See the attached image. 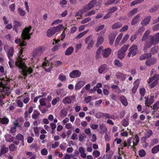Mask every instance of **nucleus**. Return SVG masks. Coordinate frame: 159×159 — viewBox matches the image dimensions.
I'll return each mask as SVG.
<instances>
[{
	"instance_id": "nucleus-60",
	"label": "nucleus",
	"mask_w": 159,
	"mask_h": 159,
	"mask_svg": "<svg viewBox=\"0 0 159 159\" xmlns=\"http://www.w3.org/2000/svg\"><path fill=\"white\" fill-rule=\"evenodd\" d=\"M59 100L60 98L59 97H57L54 99L52 101V104L53 105H56L57 102L59 101Z\"/></svg>"
},
{
	"instance_id": "nucleus-64",
	"label": "nucleus",
	"mask_w": 159,
	"mask_h": 159,
	"mask_svg": "<svg viewBox=\"0 0 159 159\" xmlns=\"http://www.w3.org/2000/svg\"><path fill=\"white\" fill-rule=\"evenodd\" d=\"M94 43V41L93 39L92 40H91V41L89 43L88 46L87 47V48L88 49H89L90 48H92Z\"/></svg>"
},
{
	"instance_id": "nucleus-8",
	"label": "nucleus",
	"mask_w": 159,
	"mask_h": 159,
	"mask_svg": "<svg viewBox=\"0 0 159 159\" xmlns=\"http://www.w3.org/2000/svg\"><path fill=\"white\" fill-rule=\"evenodd\" d=\"M145 98L146 99L145 101V104L148 107H150L154 101V96L153 95L150 96L149 99L148 97L146 96L145 97Z\"/></svg>"
},
{
	"instance_id": "nucleus-28",
	"label": "nucleus",
	"mask_w": 159,
	"mask_h": 159,
	"mask_svg": "<svg viewBox=\"0 0 159 159\" xmlns=\"http://www.w3.org/2000/svg\"><path fill=\"white\" fill-rule=\"evenodd\" d=\"M74 51L73 47L70 46L67 48L65 52L66 55H71Z\"/></svg>"
},
{
	"instance_id": "nucleus-52",
	"label": "nucleus",
	"mask_w": 159,
	"mask_h": 159,
	"mask_svg": "<svg viewBox=\"0 0 159 159\" xmlns=\"http://www.w3.org/2000/svg\"><path fill=\"white\" fill-rule=\"evenodd\" d=\"M90 10L89 8V7L87 6V5L86 6H83L82 9L81 10L83 13H84L85 12H86V11L89 10Z\"/></svg>"
},
{
	"instance_id": "nucleus-55",
	"label": "nucleus",
	"mask_w": 159,
	"mask_h": 159,
	"mask_svg": "<svg viewBox=\"0 0 159 159\" xmlns=\"http://www.w3.org/2000/svg\"><path fill=\"white\" fill-rule=\"evenodd\" d=\"M91 20V18L90 17H88L84 19L81 21V23L82 24H84L86 23L89 22Z\"/></svg>"
},
{
	"instance_id": "nucleus-17",
	"label": "nucleus",
	"mask_w": 159,
	"mask_h": 159,
	"mask_svg": "<svg viewBox=\"0 0 159 159\" xmlns=\"http://www.w3.org/2000/svg\"><path fill=\"white\" fill-rule=\"evenodd\" d=\"M155 76V80L152 83L150 84V86L151 88H154L158 84V81L159 80V73L157 75H154Z\"/></svg>"
},
{
	"instance_id": "nucleus-45",
	"label": "nucleus",
	"mask_w": 159,
	"mask_h": 159,
	"mask_svg": "<svg viewBox=\"0 0 159 159\" xmlns=\"http://www.w3.org/2000/svg\"><path fill=\"white\" fill-rule=\"evenodd\" d=\"M159 108V101L157 102L153 106V109L155 111H157Z\"/></svg>"
},
{
	"instance_id": "nucleus-19",
	"label": "nucleus",
	"mask_w": 159,
	"mask_h": 159,
	"mask_svg": "<svg viewBox=\"0 0 159 159\" xmlns=\"http://www.w3.org/2000/svg\"><path fill=\"white\" fill-rule=\"evenodd\" d=\"M79 151L80 153L81 154V156L83 158H85L86 157V154L85 153V148L82 147H80L79 148Z\"/></svg>"
},
{
	"instance_id": "nucleus-4",
	"label": "nucleus",
	"mask_w": 159,
	"mask_h": 159,
	"mask_svg": "<svg viewBox=\"0 0 159 159\" xmlns=\"http://www.w3.org/2000/svg\"><path fill=\"white\" fill-rule=\"evenodd\" d=\"M138 49L137 46L135 45H134L129 48V52H128L127 56L130 57L131 55L132 57L135 56L137 54L136 51Z\"/></svg>"
},
{
	"instance_id": "nucleus-16",
	"label": "nucleus",
	"mask_w": 159,
	"mask_h": 159,
	"mask_svg": "<svg viewBox=\"0 0 159 159\" xmlns=\"http://www.w3.org/2000/svg\"><path fill=\"white\" fill-rule=\"evenodd\" d=\"M140 16V14L139 13L136 15L134 18H133L131 22V24L132 25H134L137 24L139 20Z\"/></svg>"
},
{
	"instance_id": "nucleus-50",
	"label": "nucleus",
	"mask_w": 159,
	"mask_h": 159,
	"mask_svg": "<svg viewBox=\"0 0 159 159\" xmlns=\"http://www.w3.org/2000/svg\"><path fill=\"white\" fill-rule=\"evenodd\" d=\"M152 134V131L151 130L148 131L145 134V136L147 138H149Z\"/></svg>"
},
{
	"instance_id": "nucleus-26",
	"label": "nucleus",
	"mask_w": 159,
	"mask_h": 159,
	"mask_svg": "<svg viewBox=\"0 0 159 159\" xmlns=\"http://www.w3.org/2000/svg\"><path fill=\"white\" fill-rule=\"evenodd\" d=\"M115 37L116 35L114 34H111L109 35V43L111 45L113 44Z\"/></svg>"
},
{
	"instance_id": "nucleus-57",
	"label": "nucleus",
	"mask_w": 159,
	"mask_h": 159,
	"mask_svg": "<svg viewBox=\"0 0 159 159\" xmlns=\"http://www.w3.org/2000/svg\"><path fill=\"white\" fill-rule=\"evenodd\" d=\"M114 62L115 65L117 66V67H120L122 66V65L121 64V63L120 62V61L118 60H116L114 61Z\"/></svg>"
},
{
	"instance_id": "nucleus-43",
	"label": "nucleus",
	"mask_w": 159,
	"mask_h": 159,
	"mask_svg": "<svg viewBox=\"0 0 159 159\" xmlns=\"http://www.w3.org/2000/svg\"><path fill=\"white\" fill-rule=\"evenodd\" d=\"M67 114V111L66 108H64L61 111V117H64L66 116Z\"/></svg>"
},
{
	"instance_id": "nucleus-15",
	"label": "nucleus",
	"mask_w": 159,
	"mask_h": 159,
	"mask_svg": "<svg viewBox=\"0 0 159 159\" xmlns=\"http://www.w3.org/2000/svg\"><path fill=\"white\" fill-rule=\"evenodd\" d=\"M152 57V54L151 53H144L141 55L139 57V59L141 61L147 59Z\"/></svg>"
},
{
	"instance_id": "nucleus-41",
	"label": "nucleus",
	"mask_w": 159,
	"mask_h": 159,
	"mask_svg": "<svg viewBox=\"0 0 159 159\" xmlns=\"http://www.w3.org/2000/svg\"><path fill=\"white\" fill-rule=\"evenodd\" d=\"M149 42L147 43L144 45V50L145 51V50H147V49L148 48H149L152 46V44H154V43H152L151 41V39H150Z\"/></svg>"
},
{
	"instance_id": "nucleus-22",
	"label": "nucleus",
	"mask_w": 159,
	"mask_h": 159,
	"mask_svg": "<svg viewBox=\"0 0 159 159\" xmlns=\"http://www.w3.org/2000/svg\"><path fill=\"white\" fill-rule=\"evenodd\" d=\"M120 101L124 106H126L128 105L127 99L125 96H121L120 97Z\"/></svg>"
},
{
	"instance_id": "nucleus-12",
	"label": "nucleus",
	"mask_w": 159,
	"mask_h": 159,
	"mask_svg": "<svg viewBox=\"0 0 159 159\" xmlns=\"http://www.w3.org/2000/svg\"><path fill=\"white\" fill-rule=\"evenodd\" d=\"M14 25L13 26V30L15 31L17 34L18 33V29L21 26V24L20 22L15 20L13 21Z\"/></svg>"
},
{
	"instance_id": "nucleus-13",
	"label": "nucleus",
	"mask_w": 159,
	"mask_h": 159,
	"mask_svg": "<svg viewBox=\"0 0 159 159\" xmlns=\"http://www.w3.org/2000/svg\"><path fill=\"white\" fill-rule=\"evenodd\" d=\"M139 79L136 80L134 82V86L132 89V92L134 94L135 93L139 86Z\"/></svg>"
},
{
	"instance_id": "nucleus-62",
	"label": "nucleus",
	"mask_w": 159,
	"mask_h": 159,
	"mask_svg": "<svg viewBox=\"0 0 159 159\" xmlns=\"http://www.w3.org/2000/svg\"><path fill=\"white\" fill-rule=\"evenodd\" d=\"M134 138L135 139V142L134 143V144L136 146L138 145V144L139 143V137L137 134H136L135 135Z\"/></svg>"
},
{
	"instance_id": "nucleus-47",
	"label": "nucleus",
	"mask_w": 159,
	"mask_h": 159,
	"mask_svg": "<svg viewBox=\"0 0 159 159\" xmlns=\"http://www.w3.org/2000/svg\"><path fill=\"white\" fill-rule=\"evenodd\" d=\"M9 149L10 151H14L16 150L17 147L15 146L14 144H11L9 147Z\"/></svg>"
},
{
	"instance_id": "nucleus-40",
	"label": "nucleus",
	"mask_w": 159,
	"mask_h": 159,
	"mask_svg": "<svg viewBox=\"0 0 159 159\" xmlns=\"http://www.w3.org/2000/svg\"><path fill=\"white\" fill-rule=\"evenodd\" d=\"M16 139L22 141L23 142L24 141V136L20 133H19L16 136Z\"/></svg>"
},
{
	"instance_id": "nucleus-56",
	"label": "nucleus",
	"mask_w": 159,
	"mask_h": 159,
	"mask_svg": "<svg viewBox=\"0 0 159 159\" xmlns=\"http://www.w3.org/2000/svg\"><path fill=\"white\" fill-rule=\"evenodd\" d=\"M111 99L115 102H117L118 100V96L114 94H112L111 95Z\"/></svg>"
},
{
	"instance_id": "nucleus-58",
	"label": "nucleus",
	"mask_w": 159,
	"mask_h": 159,
	"mask_svg": "<svg viewBox=\"0 0 159 159\" xmlns=\"http://www.w3.org/2000/svg\"><path fill=\"white\" fill-rule=\"evenodd\" d=\"M38 108L41 113H45L47 111L46 108H44L43 107L40 106H39Z\"/></svg>"
},
{
	"instance_id": "nucleus-23",
	"label": "nucleus",
	"mask_w": 159,
	"mask_h": 159,
	"mask_svg": "<svg viewBox=\"0 0 159 159\" xmlns=\"http://www.w3.org/2000/svg\"><path fill=\"white\" fill-rule=\"evenodd\" d=\"M150 20V16H147L146 17V18H145L142 21L141 23V25L143 26L146 25L149 23Z\"/></svg>"
},
{
	"instance_id": "nucleus-38",
	"label": "nucleus",
	"mask_w": 159,
	"mask_h": 159,
	"mask_svg": "<svg viewBox=\"0 0 159 159\" xmlns=\"http://www.w3.org/2000/svg\"><path fill=\"white\" fill-rule=\"evenodd\" d=\"M17 11L19 15L20 16H24L25 15V11L21 8H18Z\"/></svg>"
},
{
	"instance_id": "nucleus-30",
	"label": "nucleus",
	"mask_w": 159,
	"mask_h": 159,
	"mask_svg": "<svg viewBox=\"0 0 159 159\" xmlns=\"http://www.w3.org/2000/svg\"><path fill=\"white\" fill-rule=\"evenodd\" d=\"M122 25V24L120 22H116L114 24L111 26L112 29L114 30L121 27Z\"/></svg>"
},
{
	"instance_id": "nucleus-3",
	"label": "nucleus",
	"mask_w": 159,
	"mask_h": 159,
	"mask_svg": "<svg viewBox=\"0 0 159 159\" xmlns=\"http://www.w3.org/2000/svg\"><path fill=\"white\" fill-rule=\"evenodd\" d=\"M129 44L125 45L118 52V57L120 59H122L124 57V53L127 51L129 47Z\"/></svg>"
},
{
	"instance_id": "nucleus-2",
	"label": "nucleus",
	"mask_w": 159,
	"mask_h": 159,
	"mask_svg": "<svg viewBox=\"0 0 159 159\" xmlns=\"http://www.w3.org/2000/svg\"><path fill=\"white\" fill-rule=\"evenodd\" d=\"M32 27L31 26H30L28 27L25 28L23 30L21 34V38L23 41L20 43V46L21 48L26 45L27 44L25 43V40H29L30 39L31 34H30L29 33Z\"/></svg>"
},
{
	"instance_id": "nucleus-21",
	"label": "nucleus",
	"mask_w": 159,
	"mask_h": 159,
	"mask_svg": "<svg viewBox=\"0 0 159 159\" xmlns=\"http://www.w3.org/2000/svg\"><path fill=\"white\" fill-rule=\"evenodd\" d=\"M14 53V48L13 47H11L9 49L7 52V55L9 59L10 60H12L11 57H12Z\"/></svg>"
},
{
	"instance_id": "nucleus-44",
	"label": "nucleus",
	"mask_w": 159,
	"mask_h": 159,
	"mask_svg": "<svg viewBox=\"0 0 159 159\" xmlns=\"http://www.w3.org/2000/svg\"><path fill=\"white\" fill-rule=\"evenodd\" d=\"M9 119L7 118L4 117L1 120V123L3 124H7L8 123Z\"/></svg>"
},
{
	"instance_id": "nucleus-59",
	"label": "nucleus",
	"mask_w": 159,
	"mask_h": 159,
	"mask_svg": "<svg viewBox=\"0 0 159 159\" xmlns=\"http://www.w3.org/2000/svg\"><path fill=\"white\" fill-rule=\"evenodd\" d=\"M41 153L42 155L43 156H45L48 154V151L46 148H43L41 150Z\"/></svg>"
},
{
	"instance_id": "nucleus-42",
	"label": "nucleus",
	"mask_w": 159,
	"mask_h": 159,
	"mask_svg": "<svg viewBox=\"0 0 159 159\" xmlns=\"http://www.w3.org/2000/svg\"><path fill=\"white\" fill-rule=\"evenodd\" d=\"M159 49L158 46H155L151 49V52L153 54L157 53Z\"/></svg>"
},
{
	"instance_id": "nucleus-7",
	"label": "nucleus",
	"mask_w": 159,
	"mask_h": 159,
	"mask_svg": "<svg viewBox=\"0 0 159 159\" xmlns=\"http://www.w3.org/2000/svg\"><path fill=\"white\" fill-rule=\"evenodd\" d=\"M81 74V72L79 70H75L70 72L69 76L71 78H74L79 77Z\"/></svg>"
},
{
	"instance_id": "nucleus-31",
	"label": "nucleus",
	"mask_w": 159,
	"mask_h": 159,
	"mask_svg": "<svg viewBox=\"0 0 159 159\" xmlns=\"http://www.w3.org/2000/svg\"><path fill=\"white\" fill-rule=\"evenodd\" d=\"M40 112L37 110H35L32 115V117L33 119H36L40 115Z\"/></svg>"
},
{
	"instance_id": "nucleus-37",
	"label": "nucleus",
	"mask_w": 159,
	"mask_h": 159,
	"mask_svg": "<svg viewBox=\"0 0 159 159\" xmlns=\"http://www.w3.org/2000/svg\"><path fill=\"white\" fill-rule=\"evenodd\" d=\"M123 36V34L122 33L120 34L117 37L116 41H115V45L116 46L118 45L121 39Z\"/></svg>"
},
{
	"instance_id": "nucleus-27",
	"label": "nucleus",
	"mask_w": 159,
	"mask_h": 159,
	"mask_svg": "<svg viewBox=\"0 0 159 159\" xmlns=\"http://www.w3.org/2000/svg\"><path fill=\"white\" fill-rule=\"evenodd\" d=\"M113 153V152L112 151H110L107 154L104 155L102 159H111Z\"/></svg>"
},
{
	"instance_id": "nucleus-46",
	"label": "nucleus",
	"mask_w": 159,
	"mask_h": 159,
	"mask_svg": "<svg viewBox=\"0 0 159 159\" xmlns=\"http://www.w3.org/2000/svg\"><path fill=\"white\" fill-rule=\"evenodd\" d=\"M117 9V7H112L108 10V12L111 14L112 13L116 11Z\"/></svg>"
},
{
	"instance_id": "nucleus-14",
	"label": "nucleus",
	"mask_w": 159,
	"mask_h": 159,
	"mask_svg": "<svg viewBox=\"0 0 159 159\" xmlns=\"http://www.w3.org/2000/svg\"><path fill=\"white\" fill-rule=\"evenodd\" d=\"M85 82L84 81H80L77 82L75 86V90H79L81 89L84 84Z\"/></svg>"
},
{
	"instance_id": "nucleus-34",
	"label": "nucleus",
	"mask_w": 159,
	"mask_h": 159,
	"mask_svg": "<svg viewBox=\"0 0 159 159\" xmlns=\"http://www.w3.org/2000/svg\"><path fill=\"white\" fill-rule=\"evenodd\" d=\"M63 25H62L59 24L56 27L53 26L52 28L53 29L54 31L56 33V32L60 31Z\"/></svg>"
},
{
	"instance_id": "nucleus-29",
	"label": "nucleus",
	"mask_w": 159,
	"mask_h": 159,
	"mask_svg": "<svg viewBox=\"0 0 159 159\" xmlns=\"http://www.w3.org/2000/svg\"><path fill=\"white\" fill-rule=\"evenodd\" d=\"M55 33V32L54 31L52 27L50 28L47 32V35L48 37H51Z\"/></svg>"
},
{
	"instance_id": "nucleus-9",
	"label": "nucleus",
	"mask_w": 159,
	"mask_h": 159,
	"mask_svg": "<svg viewBox=\"0 0 159 159\" xmlns=\"http://www.w3.org/2000/svg\"><path fill=\"white\" fill-rule=\"evenodd\" d=\"M10 89L0 84V93L8 95L10 93Z\"/></svg>"
},
{
	"instance_id": "nucleus-10",
	"label": "nucleus",
	"mask_w": 159,
	"mask_h": 159,
	"mask_svg": "<svg viewBox=\"0 0 159 159\" xmlns=\"http://www.w3.org/2000/svg\"><path fill=\"white\" fill-rule=\"evenodd\" d=\"M126 74L122 73L120 72L116 73V76L118 79H120L123 81L125 80L126 78Z\"/></svg>"
},
{
	"instance_id": "nucleus-6",
	"label": "nucleus",
	"mask_w": 159,
	"mask_h": 159,
	"mask_svg": "<svg viewBox=\"0 0 159 159\" xmlns=\"http://www.w3.org/2000/svg\"><path fill=\"white\" fill-rule=\"evenodd\" d=\"M44 48L43 47H39L37 48L33 52V56L35 57L41 55L44 51Z\"/></svg>"
},
{
	"instance_id": "nucleus-35",
	"label": "nucleus",
	"mask_w": 159,
	"mask_h": 159,
	"mask_svg": "<svg viewBox=\"0 0 159 159\" xmlns=\"http://www.w3.org/2000/svg\"><path fill=\"white\" fill-rule=\"evenodd\" d=\"M96 3V1L95 0H92L87 4V6L89 9H91L94 7Z\"/></svg>"
},
{
	"instance_id": "nucleus-49",
	"label": "nucleus",
	"mask_w": 159,
	"mask_h": 159,
	"mask_svg": "<svg viewBox=\"0 0 159 159\" xmlns=\"http://www.w3.org/2000/svg\"><path fill=\"white\" fill-rule=\"evenodd\" d=\"M95 12L94 10H92L90 11L87 12L85 14V16H90L92 15H93L95 14Z\"/></svg>"
},
{
	"instance_id": "nucleus-33",
	"label": "nucleus",
	"mask_w": 159,
	"mask_h": 159,
	"mask_svg": "<svg viewBox=\"0 0 159 159\" xmlns=\"http://www.w3.org/2000/svg\"><path fill=\"white\" fill-rule=\"evenodd\" d=\"M159 151V144L154 147L151 150V152L153 154L157 153Z\"/></svg>"
},
{
	"instance_id": "nucleus-18",
	"label": "nucleus",
	"mask_w": 159,
	"mask_h": 159,
	"mask_svg": "<svg viewBox=\"0 0 159 159\" xmlns=\"http://www.w3.org/2000/svg\"><path fill=\"white\" fill-rule=\"evenodd\" d=\"M111 50L110 48H108L102 51V55L105 57H107L110 54Z\"/></svg>"
},
{
	"instance_id": "nucleus-11",
	"label": "nucleus",
	"mask_w": 159,
	"mask_h": 159,
	"mask_svg": "<svg viewBox=\"0 0 159 159\" xmlns=\"http://www.w3.org/2000/svg\"><path fill=\"white\" fill-rule=\"evenodd\" d=\"M156 61V59L154 58H148L145 61V64L146 66H151L154 64Z\"/></svg>"
},
{
	"instance_id": "nucleus-48",
	"label": "nucleus",
	"mask_w": 159,
	"mask_h": 159,
	"mask_svg": "<svg viewBox=\"0 0 159 159\" xmlns=\"http://www.w3.org/2000/svg\"><path fill=\"white\" fill-rule=\"evenodd\" d=\"M99 128L100 129V133H104L105 131L103 130L104 129H107V128H106L105 125L102 124L100 125H99Z\"/></svg>"
},
{
	"instance_id": "nucleus-20",
	"label": "nucleus",
	"mask_w": 159,
	"mask_h": 159,
	"mask_svg": "<svg viewBox=\"0 0 159 159\" xmlns=\"http://www.w3.org/2000/svg\"><path fill=\"white\" fill-rule=\"evenodd\" d=\"M107 66L106 64H104L100 66L98 70V72L99 74H102L103 72H105L107 71L106 68Z\"/></svg>"
},
{
	"instance_id": "nucleus-25",
	"label": "nucleus",
	"mask_w": 159,
	"mask_h": 159,
	"mask_svg": "<svg viewBox=\"0 0 159 159\" xmlns=\"http://www.w3.org/2000/svg\"><path fill=\"white\" fill-rule=\"evenodd\" d=\"M62 102L64 104L66 105L72 102V100L70 97H66L63 99Z\"/></svg>"
},
{
	"instance_id": "nucleus-63",
	"label": "nucleus",
	"mask_w": 159,
	"mask_h": 159,
	"mask_svg": "<svg viewBox=\"0 0 159 159\" xmlns=\"http://www.w3.org/2000/svg\"><path fill=\"white\" fill-rule=\"evenodd\" d=\"M92 36L91 35H90L87 37L85 39V43L86 44H88L89 42V43L91 40H92L93 39L92 38Z\"/></svg>"
},
{
	"instance_id": "nucleus-1",
	"label": "nucleus",
	"mask_w": 159,
	"mask_h": 159,
	"mask_svg": "<svg viewBox=\"0 0 159 159\" xmlns=\"http://www.w3.org/2000/svg\"><path fill=\"white\" fill-rule=\"evenodd\" d=\"M15 65L19 68L22 70V74L24 76L26 77L28 73L31 74L33 72V69L31 67H27L25 65L24 62L21 59L17 60L16 61Z\"/></svg>"
},
{
	"instance_id": "nucleus-24",
	"label": "nucleus",
	"mask_w": 159,
	"mask_h": 159,
	"mask_svg": "<svg viewBox=\"0 0 159 159\" xmlns=\"http://www.w3.org/2000/svg\"><path fill=\"white\" fill-rule=\"evenodd\" d=\"M104 41V38L102 36H98L97 39V41L96 43V47H98L101 45Z\"/></svg>"
},
{
	"instance_id": "nucleus-39",
	"label": "nucleus",
	"mask_w": 159,
	"mask_h": 159,
	"mask_svg": "<svg viewBox=\"0 0 159 159\" xmlns=\"http://www.w3.org/2000/svg\"><path fill=\"white\" fill-rule=\"evenodd\" d=\"M100 152L97 150H94L93 152V155L94 157L96 158L100 156Z\"/></svg>"
},
{
	"instance_id": "nucleus-36",
	"label": "nucleus",
	"mask_w": 159,
	"mask_h": 159,
	"mask_svg": "<svg viewBox=\"0 0 159 159\" xmlns=\"http://www.w3.org/2000/svg\"><path fill=\"white\" fill-rule=\"evenodd\" d=\"M9 151V149L7 147H6V146L3 145V146L1 149V153L2 154H4Z\"/></svg>"
},
{
	"instance_id": "nucleus-61",
	"label": "nucleus",
	"mask_w": 159,
	"mask_h": 159,
	"mask_svg": "<svg viewBox=\"0 0 159 159\" xmlns=\"http://www.w3.org/2000/svg\"><path fill=\"white\" fill-rule=\"evenodd\" d=\"M60 47L59 45H55L52 48V52H54L58 50Z\"/></svg>"
},
{
	"instance_id": "nucleus-32",
	"label": "nucleus",
	"mask_w": 159,
	"mask_h": 159,
	"mask_svg": "<svg viewBox=\"0 0 159 159\" xmlns=\"http://www.w3.org/2000/svg\"><path fill=\"white\" fill-rule=\"evenodd\" d=\"M103 48V47L102 46H101L99 47L97 50L96 52V58L97 59H98L100 57L101 52V51L102 50Z\"/></svg>"
},
{
	"instance_id": "nucleus-5",
	"label": "nucleus",
	"mask_w": 159,
	"mask_h": 159,
	"mask_svg": "<svg viewBox=\"0 0 159 159\" xmlns=\"http://www.w3.org/2000/svg\"><path fill=\"white\" fill-rule=\"evenodd\" d=\"M149 39H151V42L154 44H157L159 42V33H157L153 36H150Z\"/></svg>"
},
{
	"instance_id": "nucleus-53",
	"label": "nucleus",
	"mask_w": 159,
	"mask_h": 159,
	"mask_svg": "<svg viewBox=\"0 0 159 159\" xmlns=\"http://www.w3.org/2000/svg\"><path fill=\"white\" fill-rule=\"evenodd\" d=\"M111 88L112 89H116V90H118V91L117 90H115V91L116 92H117L118 93H119L120 92H119V91H120V89L119 88V87H118V86L117 85H112L111 86Z\"/></svg>"
},
{
	"instance_id": "nucleus-51",
	"label": "nucleus",
	"mask_w": 159,
	"mask_h": 159,
	"mask_svg": "<svg viewBox=\"0 0 159 159\" xmlns=\"http://www.w3.org/2000/svg\"><path fill=\"white\" fill-rule=\"evenodd\" d=\"M139 155L141 157H143L145 156L146 153L145 151L143 149L140 150L139 152Z\"/></svg>"
},
{
	"instance_id": "nucleus-54",
	"label": "nucleus",
	"mask_w": 159,
	"mask_h": 159,
	"mask_svg": "<svg viewBox=\"0 0 159 159\" xmlns=\"http://www.w3.org/2000/svg\"><path fill=\"white\" fill-rule=\"evenodd\" d=\"M121 122L122 125L125 127L127 126L129 124L128 120L125 119H123Z\"/></svg>"
}]
</instances>
